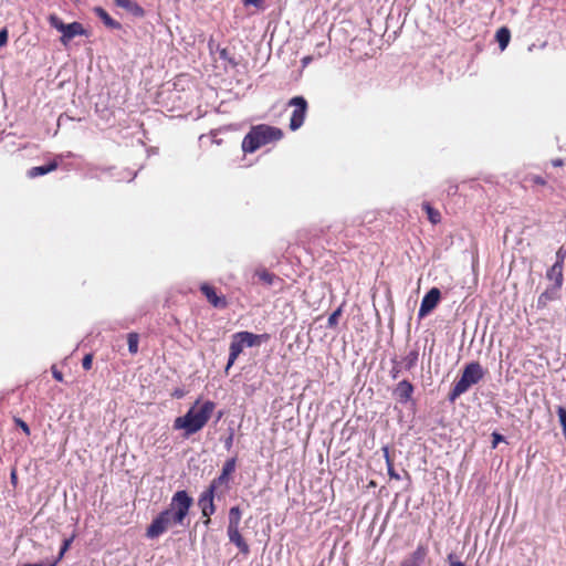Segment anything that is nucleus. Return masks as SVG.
Instances as JSON below:
<instances>
[{
    "label": "nucleus",
    "instance_id": "20e7f679",
    "mask_svg": "<svg viewBox=\"0 0 566 566\" xmlns=\"http://www.w3.org/2000/svg\"><path fill=\"white\" fill-rule=\"evenodd\" d=\"M484 376L483 368L479 363H470L468 364L460 377V379L454 384L450 395L449 400L455 401L462 394L467 392L469 388L475 384H478Z\"/></svg>",
    "mask_w": 566,
    "mask_h": 566
},
{
    "label": "nucleus",
    "instance_id": "f3484780",
    "mask_svg": "<svg viewBox=\"0 0 566 566\" xmlns=\"http://www.w3.org/2000/svg\"><path fill=\"white\" fill-rule=\"evenodd\" d=\"M235 470V459H229L223 468H222V472L221 474L219 475L218 480L214 481L212 484L214 483H220V484H223V483H227L228 480H229V476L230 474H232Z\"/></svg>",
    "mask_w": 566,
    "mask_h": 566
},
{
    "label": "nucleus",
    "instance_id": "6ab92c4d",
    "mask_svg": "<svg viewBox=\"0 0 566 566\" xmlns=\"http://www.w3.org/2000/svg\"><path fill=\"white\" fill-rule=\"evenodd\" d=\"M495 38H496V41L499 43L500 50L504 51L507 48L509 43H510L511 32L505 27L500 28L496 31Z\"/></svg>",
    "mask_w": 566,
    "mask_h": 566
},
{
    "label": "nucleus",
    "instance_id": "6e6552de",
    "mask_svg": "<svg viewBox=\"0 0 566 566\" xmlns=\"http://www.w3.org/2000/svg\"><path fill=\"white\" fill-rule=\"evenodd\" d=\"M213 491L214 484H212L209 490L203 492L198 501V504L201 509L202 515L206 518L205 524L208 525L210 523V515L214 513V504H213Z\"/></svg>",
    "mask_w": 566,
    "mask_h": 566
},
{
    "label": "nucleus",
    "instance_id": "c03bdc74",
    "mask_svg": "<svg viewBox=\"0 0 566 566\" xmlns=\"http://www.w3.org/2000/svg\"><path fill=\"white\" fill-rule=\"evenodd\" d=\"M231 444H232V437H230V438L227 440L226 446H227V448H230V447H231Z\"/></svg>",
    "mask_w": 566,
    "mask_h": 566
},
{
    "label": "nucleus",
    "instance_id": "37998d69",
    "mask_svg": "<svg viewBox=\"0 0 566 566\" xmlns=\"http://www.w3.org/2000/svg\"><path fill=\"white\" fill-rule=\"evenodd\" d=\"M310 61H311V57L306 56V57L303 59V64L306 65V64L310 63Z\"/></svg>",
    "mask_w": 566,
    "mask_h": 566
},
{
    "label": "nucleus",
    "instance_id": "a19ab883",
    "mask_svg": "<svg viewBox=\"0 0 566 566\" xmlns=\"http://www.w3.org/2000/svg\"><path fill=\"white\" fill-rule=\"evenodd\" d=\"M382 451H384V457H385V459H386L387 457H390V455H389L388 447H384V448H382Z\"/></svg>",
    "mask_w": 566,
    "mask_h": 566
},
{
    "label": "nucleus",
    "instance_id": "f03ea898",
    "mask_svg": "<svg viewBox=\"0 0 566 566\" xmlns=\"http://www.w3.org/2000/svg\"><path fill=\"white\" fill-rule=\"evenodd\" d=\"M216 405L212 401H196L186 415L177 417L174 421L175 430H184V436L189 437L200 431L211 418Z\"/></svg>",
    "mask_w": 566,
    "mask_h": 566
},
{
    "label": "nucleus",
    "instance_id": "39448f33",
    "mask_svg": "<svg viewBox=\"0 0 566 566\" xmlns=\"http://www.w3.org/2000/svg\"><path fill=\"white\" fill-rule=\"evenodd\" d=\"M49 23L52 28L56 29L59 32L62 33L61 42L66 45L69 42L77 36V35H84L85 29L80 22H72L69 24L63 23V21L55 14H51L49 17Z\"/></svg>",
    "mask_w": 566,
    "mask_h": 566
},
{
    "label": "nucleus",
    "instance_id": "f8f14e48",
    "mask_svg": "<svg viewBox=\"0 0 566 566\" xmlns=\"http://www.w3.org/2000/svg\"><path fill=\"white\" fill-rule=\"evenodd\" d=\"M228 536L231 543H233L243 554L249 553V546L240 534L239 527L228 526Z\"/></svg>",
    "mask_w": 566,
    "mask_h": 566
},
{
    "label": "nucleus",
    "instance_id": "2eb2a0df",
    "mask_svg": "<svg viewBox=\"0 0 566 566\" xmlns=\"http://www.w3.org/2000/svg\"><path fill=\"white\" fill-rule=\"evenodd\" d=\"M114 3L135 17H143L145 14L144 9L134 0H114Z\"/></svg>",
    "mask_w": 566,
    "mask_h": 566
},
{
    "label": "nucleus",
    "instance_id": "4c0bfd02",
    "mask_svg": "<svg viewBox=\"0 0 566 566\" xmlns=\"http://www.w3.org/2000/svg\"><path fill=\"white\" fill-rule=\"evenodd\" d=\"M449 562H450L449 566H464L463 563L458 562V560H453L452 559V555H449Z\"/></svg>",
    "mask_w": 566,
    "mask_h": 566
},
{
    "label": "nucleus",
    "instance_id": "473e14b6",
    "mask_svg": "<svg viewBox=\"0 0 566 566\" xmlns=\"http://www.w3.org/2000/svg\"><path fill=\"white\" fill-rule=\"evenodd\" d=\"M72 541H73V537L64 541L63 546H62L61 552H60V557H62L64 555V553L69 549Z\"/></svg>",
    "mask_w": 566,
    "mask_h": 566
},
{
    "label": "nucleus",
    "instance_id": "a18cd8bd",
    "mask_svg": "<svg viewBox=\"0 0 566 566\" xmlns=\"http://www.w3.org/2000/svg\"><path fill=\"white\" fill-rule=\"evenodd\" d=\"M386 463H387V468H389V463H392V461H391L390 457H387V458H386Z\"/></svg>",
    "mask_w": 566,
    "mask_h": 566
},
{
    "label": "nucleus",
    "instance_id": "c85d7f7f",
    "mask_svg": "<svg viewBox=\"0 0 566 566\" xmlns=\"http://www.w3.org/2000/svg\"><path fill=\"white\" fill-rule=\"evenodd\" d=\"M505 438L499 432L492 433V449H495L500 442H504Z\"/></svg>",
    "mask_w": 566,
    "mask_h": 566
},
{
    "label": "nucleus",
    "instance_id": "dca6fc26",
    "mask_svg": "<svg viewBox=\"0 0 566 566\" xmlns=\"http://www.w3.org/2000/svg\"><path fill=\"white\" fill-rule=\"evenodd\" d=\"M564 266L560 264H553L546 272L547 280L552 281V285H558L562 289L564 276H563Z\"/></svg>",
    "mask_w": 566,
    "mask_h": 566
},
{
    "label": "nucleus",
    "instance_id": "b1692460",
    "mask_svg": "<svg viewBox=\"0 0 566 566\" xmlns=\"http://www.w3.org/2000/svg\"><path fill=\"white\" fill-rule=\"evenodd\" d=\"M418 361V352L411 350L402 359L403 366L406 369H411L416 366Z\"/></svg>",
    "mask_w": 566,
    "mask_h": 566
},
{
    "label": "nucleus",
    "instance_id": "2f4dec72",
    "mask_svg": "<svg viewBox=\"0 0 566 566\" xmlns=\"http://www.w3.org/2000/svg\"><path fill=\"white\" fill-rule=\"evenodd\" d=\"M82 365H83L84 369L88 370L92 367V356L91 355H86L83 358Z\"/></svg>",
    "mask_w": 566,
    "mask_h": 566
},
{
    "label": "nucleus",
    "instance_id": "1a4fd4ad",
    "mask_svg": "<svg viewBox=\"0 0 566 566\" xmlns=\"http://www.w3.org/2000/svg\"><path fill=\"white\" fill-rule=\"evenodd\" d=\"M237 337L244 347L259 346L261 343L268 342L270 338L268 334L256 335L250 332H239L237 333Z\"/></svg>",
    "mask_w": 566,
    "mask_h": 566
},
{
    "label": "nucleus",
    "instance_id": "a211bd4d",
    "mask_svg": "<svg viewBox=\"0 0 566 566\" xmlns=\"http://www.w3.org/2000/svg\"><path fill=\"white\" fill-rule=\"evenodd\" d=\"M94 12L95 14L102 19V21L105 23V25H107L108 28H112V29H119L120 28V23H118L117 21H115L114 19H112L109 17V14L101 7H95L94 8Z\"/></svg>",
    "mask_w": 566,
    "mask_h": 566
},
{
    "label": "nucleus",
    "instance_id": "423d86ee",
    "mask_svg": "<svg viewBox=\"0 0 566 566\" xmlns=\"http://www.w3.org/2000/svg\"><path fill=\"white\" fill-rule=\"evenodd\" d=\"M289 104L294 107V111L292 113L291 120H290V128L292 130H296L304 123L306 109H307V103L304 97L295 96L290 101Z\"/></svg>",
    "mask_w": 566,
    "mask_h": 566
},
{
    "label": "nucleus",
    "instance_id": "e433bc0d",
    "mask_svg": "<svg viewBox=\"0 0 566 566\" xmlns=\"http://www.w3.org/2000/svg\"><path fill=\"white\" fill-rule=\"evenodd\" d=\"M10 480H11V483L15 486L17 483H18V475H17V470L15 469H13L11 471Z\"/></svg>",
    "mask_w": 566,
    "mask_h": 566
},
{
    "label": "nucleus",
    "instance_id": "4468645a",
    "mask_svg": "<svg viewBox=\"0 0 566 566\" xmlns=\"http://www.w3.org/2000/svg\"><path fill=\"white\" fill-rule=\"evenodd\" d=\"M244 346L240 343V339L237 337V333L232 336V340L230 344V354H229V360L226 367V371L230 369V367L234 364L235 359L239 357V355L242 353Z\"/></svg>",
    "mask_w": 566,
    "mask_h": 566
},
{
    "label": "nucleus",
    "instance_id": "72a5a7b5",
    "mask_svg": "<svg viewBox=\"0 0 566 566\" xmlns=\"http://www.w3.org/2000/svg\"><path fill=\"white\" fill-rule=\"evenodd\" d=\"M8 42V31L6 29L0 31V45H6Z\"/></svg>",
    "mask_w": 566,
    "mask_h": 566
},
{
    "label": "nucleus",
    "instance_id": "f257e3e1",
    "mask_svg": "<svg viewBox=\"0 0 566 566\" xmlns=\"http://www.w3.org/2000/svg\"><path fill=\"white\" fill-rule=\"evenodd\" d=\"M193 501L186 491H177L169 506L160 512L146 528V537L155 539L178 526L185 527Z\"/></svg>",
    "mask_w": 566,
    "mask_h": 566
},
{
    "label": "nucleus",
    "instance_id": "ddd939ff",
    "mask_svg": "<svg viewBox=\"0 0 566 566\" xmlns=\"http://www.w3.org/2000/svg\"><path fill=\"white\" fill-rule=\"evenodd\" d=\"M201 292L205 294L207 300L214 306V307H226L227 302L226 298L222 296H218L214 289L211 287L208 284L201 285Z\"/></svg>",
    "mask_w": 566,
    "mask_h": 566
},
{
    "label": "nucleus",
    "instance_id": "9d476101",
    "mask_svg": "<svg viewBox=\"0 0 566 566\" xmlns=\"http://www.w3.org/2000/svg\"><path fill=\"white\" fill-rule=\"evenodd\" d=\"M560 296V289L558 285H548L545 291L538 296L537 298V308H545L547 305L559 298Z\"/></svg>",
    "mask_w": 566,
    "mask_h": 566
},
{
    "label": "nucleus",
    "instance_id": "5701e85b",
    "mask_svg": "<svg viewBox=\"0 0 566 566\" xmlns=\"http://www.w3.org/2000/svg\"><path fill=\"white\" fill-rule=\"evenodd\" d=\"M422 208L426 210L431 223L437 224L440 222L441 217L438 210L433 209L428 202H424Z\"/></svg>",
    "mask_w": 566,
    "mask_h": 566
},
{
    "label": "nucleus",
    "instance_id": "79ce46f5",
    "mask_svg": "<svg viewBox=\"0 0 566 566\" xmlns=\"http://www.w3.org/2000/svg\"><path fill=\"white\" fill-rule=\"evenodd\" d=\"M553 165H554V166H556V167H557V166H562V165H563V161H562L560 159H557V160H554V161H553Z\"/></svg>",
    "mask_w": 566,
    "mask_h": 566
},
{
    "label": "nucleus",
    "instance_id": "9b49d317",
    "mask_svg": "<svg viewBox=\"0 0 566 566\" xmlns=\"http://www.w3.org/2000/svg\"><path fill=\"white\" fill-rule=\"evenodd\" d=\"M428 548L419 545L408 557H406L401 566H421L427 557Z\"/></svg>",
    "mask_w": 566,
    "mask_h": 566
},
{
    "label": "nucleus",
    "instance_id": "cd10ccee",
    "mask_svg": "<svg viewBox=\"0 0 566 566\" xmlns=\"http://www.w3.org/2000/svg\"><path fill=\"white\" fill-rule=\"evenodd\" d=\"M565 259H566V248L560 247L556 252V261L554 264H560L564 266Z\"/></svg>",
    "mask_w": 566,
    "mask_h": 566
},
{
    "label": "nucleus",
    "instance_id": "c9c22d12",
    "mask_svg": "<svg viewBox=\"0 0 566 566\" xmlns=\"http://www.w3.org/2000/svg\"><path fill=\"white\" fill-rule=\"evenodd\" d=\"M263 0H244V4L247 6H254L256 8L262 6Z\"/></svg>",
    "mask_w": 566,
    "mask_h": 566
},
{
    "label": "nucleus",
    "instance_id": "aec40b11",
    "mask_svg": "<svg viewBox=\"0 0 566 566\" xmlns=\"http://www.w3.org/2000/svg\"><path fill=\"white\" fill-rule=\"evenodd\" d=\"M412 391V385L407 380L400 381L397 386V394L402 401L409 400Z\"/></svg>",
    "mask_w": 566,
    "mask_h": 566
},
{
    "label": "nucleus",
    "instance_id": "ea45409f",
    "mask_svg": "<svg viewBox=\"0 0 566 566\" xmlns=\"http://www.w3.org/2000/svg\"><path fill=\"white\" fill-rule=\"evenodd\" d=\"M53 376L57 381H62V374L60 371L53 370Z\"/></svg>",
    "mask_w": 566,
    "mask_h": 566
},
{
    "label": "nucleus",
    "instance_id": "f704fd0d",
    "mask_svg": "<svg viewBox=\"0 0 566 566\" xmlns=\"http://www.w3.org/2000/svg\"><path fill=\"white\" fill-rule=\"evenodd\" d=\"M388 474L391 479L399 480L400 475L394 470L392 463H389Z\"/></svg>",
    "mask_w": 566,
    "mask_h": 566
},
{
    "label": "nucleus",
    "instance_id": "c756f323",
    "mask_svg": "<svg viewBox=\"0 0 566 566\" xmlns=\"http://www.w3.org/2000/svg\"><path fill=\"white\" fill-rule=\"evenodd\" d=\"M340 314V310L335 311L329 317H328V325L335 326L337 324L338 316Z\"/></svg>",
    "mask_w": 566,
    "mask_h": 566
},
{
    "label": "nucleus",
    "instance_id": "4be33fe9",
    "mask_svg": "<svg viewBox=\"0 0 566 566\" xmlns=\"http://www.w3.org/2000/svg\"><path fill=\"white\" fill-rule=\"evenodd\" d=\"M241 521V511L238 506L231 507L229 511V525L239 527Z\"/></svg>",
    "mask_w": 566,
    "mask_h": 566
},
{
    "label": "nucleus",
    "instance_id": "7ed1b4c3",
    "mask_svg": "<svg viewBox=\"0 0 566 566\" xmlns=\"http://www.w3.org/2000/svg\"><path fill=\"white\" fill-rule=\"evenodd\" d=\"M282 137L283 132L280 128L261 124L252 127L245 135L242 149L244 153H253L266 144L280 140Z\"/></svg>",
    "mask_w": 566,
    "mask_h": 566
},
{
    "label": "nucleus",
    "instance_id": "393cba45",
    "mask_svg": "<svg viewBox=\"0 0 566 566\" xmlns=\"http://www.w3.org/2000/svg\"><path fill=\"white\" fill-rule=\"evenodd\" d=\"M255 276H258L259 280L265 283L266 285H272L274 279V275L268 272L266 270L255 271Z\"/></svg>",
    "mask_w": 566,
    "mask_h": 566
},
{
    "label": "nucleus",
    "instance_id": "58836bf2",
    "mask_svg": "<svg viewBox=\"0 0 566 566\" xmlns=\"http://www.w3.org/2000/svg\"><path fill=\"white\" fill-rule=\"evenodd\" d=\"M532 180H533L534 184L542 185V186L545 185V180L542 177H539V176L533 177Z\"/></svg>",
    "mask_w": 566,
    "mask_h": 566
},
{
    "label": "nucleus",
    "instance_id": "bb28decb",
    "mask_svg": "<svg viewBox=\"0 0 566 566\" xmlns=\"http://www.w3.org/2000/svg\"><path fill=\"white\" fill-rule=\"evenodd\" d=\"M557 415L566 439V409L564 407H558Z\"/></svg>",
    "mask_w": 566,
    "mask_h": 566
},
{
    "label": "nucleus",
    "instance_id": "a878e982",
    "mask_svg": "<svg viewBox=\"0 0 566 566\" xmlns=\"http://www.w3.org/2000/svg\"><path fill=\"white\" fill-rule=\"evenodd\" d=\"M138 335L136 333L128 334V350L130 354H136L138 352Z\"/></svg>",
    "mask_w": 566,
    "mask_h": 566
},
{
    "label": "nucleus",
    "instance_id": "0eeeda50",
    "mask_svg": "<svg viewBox=\"0 0 566 566\" xmlns=\"http://www.w3.org/2000/svg\"><path fill=\"white\" fill-rule=\"evenodd\" d=\"M441 297L440 290L438 287H432L422 298L420 308H419V317H426L439 303Z\"/></svg>",
    "mask_w": 566,
    "mask_h": 566
},
{
    "label": "nucleus",
    "instance_id": "412c9836",
    "mask_svg": "<svg viewBox=\"0 0 566 566\" xmlns=\"http://www.w3.org/2000/svg\"><path fill=\"white\" fill-rule=\"evenodd\" d=\"M55 168H56V164L55 163H52V164L46 165V166H38V167H33L32 169H30L28 175H29V177L34 178V177H38V176L45 175V174H48L50 171H53Z\"/></svg>",
    "mask_w": 566,
    "mask_h": 566
},
{
    "label": "nucleus",
    "instance_id": "7c9ffc66",
    "mask_svg": "<svg viewBox=\"0 0 566 566\" xmlns=\"http://www.w3.org/2000/svg\"><path fill=\"white\" fill-rule=\"evenodd\" d=\"M15 423L23 430L25 434H30V428L23 420L17 418Z\"/></svg>",
    "mask_w": 566,
    "mask_h": 566
}]
</instances>
